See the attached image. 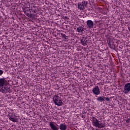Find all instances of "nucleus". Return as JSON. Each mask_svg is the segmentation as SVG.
I'll list each match as a JSON object with an SVG mask.
<instances>
[{"mask_svg": "<svg viewBox=\"0 0 130 130\" xmlns=\"http://www.w3.org/2000/svg\"><path fill=\"white\" fill-rule=\"evenodd\" d=\"M60 35L62 37V38H64L66 40H67V39H69V37L67 36L66 35V34H63V33H61Z\"/></svg>", "mask_w": 130, "mask_h": 130, "instance_id": "2eb2a0df", "label": "nucleus"}, {"mask_svg": "<svg viewBox=\"0 0 130 130\" xmlns=\"http://www.w3.org/2000/svg\"><path fill=\"white\" fill-rule=\"evenodd\" d=\"M10 120H11V121H13V122H17V121H18V119L16 117L10 118Z\"/></svg>", "mask_w": 130, "mask_h": 130, "instance_id": "dca6fc26", "label": "nucleus"}, {"mask_svg": "<svg viewBox=\"0 0 130 130\" xmlns=\"http://www.w3.org/2000/svg\"><path fill=\"white\" fill-rule=\"evenodd\" d=\"M27 9H26L25 10H24V14L25 15H26V16H27V17H28V18H32L33 17V14H31V9L27 8Z\"/></svg>", "mask_w": 130, "mask_h": 130, "instance_id": "20e7f679", "label": "nucleus"}, {"mask_svg": "<svg viewBox=\"0 0 130 130\" xmlns=\"http://www.w3.org/2000/svg\"><path fill=\"white\" fill-rule=\"evenodd\" d=\"M36 8V6H31V11H33L34 10H35V9Z\"/></svg>", "mask_w": 130, "mask_h": 130, "instance_id": "aec40b11", "label": "nucleus"}, {"mask_svg": "<svg viewBox=\"0 0 130 130\" xmlns=\"http://www.w3.org/2000/svg\"><path fill=\"white\" fill-rule=\"evenodd\" d=\"M4 74V71L2 70H0V76H2Z\"/></svg>", "mask_w": 130, "mask_h": 130, "instance_id": "4be33fe9", "label": "nucleus"}, {"mask_svg": "<svg viewBox=\"0 0 130 130\" xmlns=\"http://www.w3.org/2000/svg\"><path fill=\"white\" fill-rule=\"evenodd\" d=\"M130 92V83H126L124 87V94H127Z\"/></svg>", "mask_w": 130, "mask_h": 130, "instance_id": "7ed1b4c3", "label": "nucleus"}, {"mask_svg": "<svg viewBox=\"0 0 130 130\" xmlns=\"http://www.w3.org/2000/svg\"><path fill=\"white\" fill-rule=\"evenodd\" d=\"M86 30V28L82 27V26H79L77 27V32H79V33H83L84 31Z\"/></svg>", "mask_w": 130, "mask_h": 130, "instance_id": "f8f14e48", "label": "nucleus"}, {"mask_svg": "<svg viewBox=\"0 0 130 130\" xmlns=\"http://www.w3.org/2000/svg\"><path fill=\"white\" fill-rule=\"evenodd\" d=\"M53 100L55 105H57V106H61V105H62V100H61V98L58 96V94L55 95Z\"/></svg>", "mask_w": 130, "mask_h": 130, "instance_id": "f257e3e1", "label": "nucleus"}, {"mask_svg": "<svg viewBox=\"0 0 130 130\" xmlns=\"http://www.w3.org/2000/svg\"><path fill=\"white\" fill-rule=\"evenodd\" d=\"M81 6L80 8V10L82 11L83 10H84V9H85V6L83 5L82 3H79Z\"/></svg>", "mask_w": 130, "mask_h": 130, "instance_id": "f3484780", "label": "nucleus"}, {"mask_svg": "<svg viewBox=\"0 0 130 130\" xmlns=\"http://www.w3.org/2000/svg\"><path fill=\"white\" fill-rule=\"evenodd\" d=\"M92 92L94 95H99L100 94V89L98 86H96L92 89Z\"/></svg>", "mask_w": 130, "mask_h": 130, "instance_id": "0eeeda50", "label": "nucleus"}, {"mask_svg": "<svg viewBox=\"0 0 130 130\" xmlns=\"http://www.w3.org/2000/svg\"><path fill=\"white\" fill-rule=\"evenodd\" d=\"M59 128L60 130H67V125L63 123L60 124Z\"/></svg>", "mask_w": 130, "mask_h": 130, "instance_id": "ddd939ff", "label": "nucleus"}, {"mask_svg": "<svg viewBox=\"0 0 130 130\" xmlns=\"http://www.w3.org/2000/svg\"><path fill=\"white\" fill-rule=\"evenodd\" d=\"M108 44L110 47L111 48V44H110V40H109V42L108 41Z\"/></svg>", "mask_w": 130, "mask_h": 130, "instance_id": "b1692460", "label": "nucleus"}, {"mask_svg": "<svg viewBox=\"0 0 130 130\" xmlns=\"http://www.w3.org/2000/svg\"><path fill=\"white\" fill-rule=\"evenodd\" d=\"M78 9L81 10V8H81V5H80V3L78 4Z\"/></svg>", "mask_w": 130, "mask_h": 130, "instance_id": "a878e982", "label": "nucleus"}, {"mask_svg": "<svg viewBox=\"0 0 130 130\" xmlns=\"http://www.w3.org/2000/svg\"><path fill=\"white\" fill-rule=\"evenodd\" d=\"M32 12H34L35 14H36L37 13V10L34 9V10H31Z\"/></svg>", "mask_w": 130, "mask_h": 130, "instance_id": "393cba45", "label": "nucleus"}, {"mask_svg": "<svg viewBox=\"0 0 130 130\" xmlns=\"http://www.w3.org/2000/svg\"><path fill=\"white\" fill-rule=\"evenodd\" d=\"M126 122H127V123H129V122H130V118H127L126 120Z\"/></svg>", "mask_w": 130, "mask_h": 130, "instance_id": "5701e85b", "label": "nucleus"}, {"mask_svg": "<svg viewBox=\"0 0 130 130\" xmlns=\"http://www.w3.org/2000/svg\"><path fill=\"white\" fill-rule=\"evenodd\" d=\"M91 119H92L91 121L92 122V125H93V126L96 127V126L98 124V123L100 121L97 119V118L96 117H92L91 118Z\"/></svg>", "mask_w": 130, "mask_h": 130, "instance_id": "6e6552de", "label": "nucleus"}, {"mask_svg": "<svg viewBox=\"0 0 130 130\" xmlns=\"http://www.w3.org/2000/svg\"><path fill=\"white\" fill-rule=\"evenodd\" d=\"M96 100L100 102H103L105 101V100H104V96H100L96 99Z\"/></svg>", "mask_w": 130, "mask_h": 130, "instance_id": "4468645a", "label": "nucleus"}, {"mask_svg": "<svg viewBox=\"0 0 130 130\" xmlns=\"http://www.w3.org/2000/svg\"><path fill=\"white\" fill-rule=\"evenodd\" d=\"M82 6H87V5H88V1H83L82 2Z\"/></svg>", "mask_w": 130, "mask_h": 130, "instance_id": "a211bd4d", "label": "nucleus"}, {"mask_svg": "<svg viewBox=\"0 0 130 130\" xmlns=\"http://www.w3.org/2000/svg\"><path fill=\"white\" fill-rule=\"evenodd\" d=\"M0 92L2 93H9L10 92V88L8 87V85L0 86Z\"/></svg>", "mask_w": 130, "mask_h": 130, "instance_id": "f03ea898", "label": "nucleus"}, {"mask_svg": "<svg viewBox=\"0 0 130 130\" xmlns=\"http://www.w3.org/2000/svg\"><path fill=\"white\" fill-rule=\"evenodd\" d=\"M8 117L9 119H11V118H13L14 117V115L12 114L11 115L8 116Z\"/></svg>", "mask_w": 130, "mask_h": 130, "instance_id": "412c9836", "label": "nucleus"}, {"mask_svg": "<svg viewBox=\"0 0 130 130\" xmlns=\"http://www.w3.org/2000/svg\"><path fill=\"white\" fill-rule=\"evenodd\" d=\"M87 28L89 29H92L94 28V22L92 20H87L86 21Z\"/></svg>", "mask_w": 130, "mask_h": 130, "instance_id": "39448f33", "label": "nucleus"}, {"mask_svg": "<svg viewBox=\"0 0 130 130\" xmlns=\"http://www.w3.org/2000/svg\"><path fill=\"white\" fill-rule=\"evenodd\" d=\"M82 45L83 46H86L87 45V43H88V41L87 40V38L83 37L80 40Z\"/></svg>", "mask_w": 130, "mask_h": 130, "instance_id": "9d476101", "label": "nucleus"}, {"mask_svg": "<svg viewBox=\"0 0 130 130\" xmlns=\"http://www.w3.org/2000/svg\"><path fill=\"white\" fill-rule=\"evenodd\" d=\"M95 127H98V128H103V127H105V124L101 122V121H100V122L98 123V124L96 125Z\"/></svg>", "mask_w": 130, "mask_h": 130, "instance_id": "9b49d317", "label": "nucleus"}, {"mask_svg": "<svg viewBox=\"0 0 130 130\" xmlns=\"http://www.w3.org/2000/svg\"><path fill=\"white\" fill-rule=\"evenodd\" d=\"M105 99L107 102L110 101V99H109L108 98L104 97V100H105Z\"/></svg>", "mask_w": 130, "mask_h": 130, "instance_id": "6ab92c4d", "label": "nucleus"}, {"mask_svg": "<svg viewBox=\"0 0 130 130\" xmlns=\"http://www.w3.org/2000/svg\"><path fill=\"white\" fill-rule=\"evenodd\" d=\"M5 85H8V81L5 78H0V87L5 86Z\"/></svg>", "mask_w": 130, "mask_h": 130, "instance_id": "423d86ee", "label": "nucleus"}, {"mask_svg": "<svg viewBox=\"0 0 130 130\" xmlns=\"http://www.w3.org/2000/svg\"><path fill=\"white\" fill-rule=\"evenodd\" d=\"M49 126L51 128V130H58L57 126L54 124V122H50Z\"/></svg>", "mask_w": 130, "mask_h": 130, "instance_id": "1a4fd4ad", "label": "nucleus"}]
</instances>
